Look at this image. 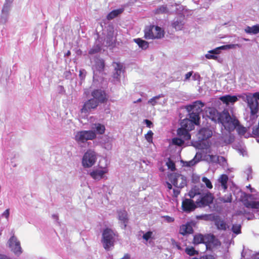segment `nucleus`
I'll return each instance as SVG.
<instances>
[{
  "instance_id": "obj_31",
  "label": "nucleus",
  "mask_w": 259,
  "mask_h": 259,
  "mask_svg": "<svg viewBox=\"0 0 259 259\" xmlns=\"http://www.w3.org/2000/svg\"><path fill=\"white\" fill-rule=\"evenodd\" d=\"M134 41L143 50H146L149 47L148 42L141 38H135Z\"/></svg>"
},
{
  "instance_id": "obj_42",
  "label": "nucleus",
  "mask_w": 259,
  "mask_h": 259,
  "mask_svg": "<svg viewBox=\"0 0 259 259\" xmlns=\"http://www.w3.org/2000/svg\"><path fill=\"white\" fill-rule=\"evenodd\" d=\"M220 165L222 166L224 168H226L227 166V162L226 159L223 156H220L219 160L218 162Z\"/></svg>"
},
{
  "instance_id": "obj_3",
  "label": "nucleus",
  "mask_w": 259,
  "mask_h": 259,
  "mask_svg": "<svg viewBox=\"0 0 259 259\" xmlns=\"http://www.w3.org/2000/svg\"><path fill=\"white\" fill-rule=\"evenodd\" d=\"M244 100L247 103L250 110L249 119L247 121L249 125H252L256 122L258 118L259 92L246 94Z\"/></svg>"
},
{
  "instance_id": "obj_48",
  "label": "nucleus",
  "mask_w": 259,
  "mask_h": 259,
  "mask_svg": "<svg viewBox=\"0 0 259 259\" xmlns=\"http://www.w3.org/2000/svg\"><path fill=\"white\" fill-rule=\"evenodd\" d=\"M152 235L153 232L152 231H148L147 232L143 234V239L147 241L149 239H150L152 237Z\"/></svg>"
},
{
  "instance_id": "obj_8",
  "label": "nucleus",
  "mask_w": 259,
  "mask_h": 259,
  "mask_svg": "<svg viewBox=\"0 0 259 259\" xmlns=\"http://www.w3.org/2000/svg\"><path fill=\"white\" fill-rule=\"evenodd\" d=\"M96 137V134L92 130L81 131L76 132L75 140L78 143H84L88 140H93Z\"/></svg>"
},
{
  "instance_id": "obj_20",
  "label": "nucleus",
  "mask_w": 259,
  "mask_h": 259,
  "mask_svg": "<svg viewBox=\"0 0 259 259\" xmlns=\"http://www.w3.org/2000/svg\"><path fill=\"white\" fill-rule=\"evenodd\" d=\"M184 24V16L180 15L173 20L171 25L176 30H180L183 28Z\"/></svg>"
},
{
  "instance_id": "obj_4",
  "label": "nucleus",
  "mask_w": 259,
  "mask_h": 259,
  "mask_svg": "<svg viewBox=\"0 0 259 259\" xmlns=\"http://www.w3.org/2000/svg\"><path fill=\"white\" fill-rule=\"evenodd\" d=\"M189 195L191 198L194 199L195 197L196 198L195 202L197 207H201L208 205L213 201V197L211 194L209 193H195L191 191L189 193Z\"/></svg>"
},
{
  "instance_id": "obj_16",
  "label": "nucleus",
  "mask_w": 259,
  "mask_h": 259,
  "mask_svg": "<svg viewBox=\"0 0 259 259\" xmlns=\"http://www.w3.org/2000/svg\"><path fill=\"white\" fill-rule=\"evenodd\" d=\"M212 135V132L208 128H202L200 129L197 134V137L199 141H204Z\"/></svg>"
},
{
  "instance_id": "obj_50",
  "label": "nucleus",
  "mask_w": 259,
  "mask_h": 259,
  "mask_svg": "<svg viewBox=\"0 0 259 259\" xmlns=\"http://www.w3.org/2000/svg\"><path fill=\"white\" fill-rule=\"evenodd\" d=\"M211 218V214H203L200 215L197 217V219H202L205 221H208L210 220Z\"/></svg>"
},
{
  "instance_id": "obj_57",
  "label": "nucleus",
  "mask_w": 259,
  "mask_h": 259,
  "mask_svg": "<svg viewBox=\"0 0 259 259\" xmlns=\"http://www.w3.org/2000/svg\"><path fill=\"white\" fill-rule=\"evenodd\" d=\"M192 71L189 72L185 74V80H188L192 75Z\"/></svg>"
},
{
  "instance_id": "obj_18",
  "label": "nucleus",
  "mask_w": 259,
  "mask_h": 259,
  "mask_svg": "<svg viewBox=\"0 0 259 259\" xmlns=\"http://www.w3.org/2000/svg\"><path fill=\"white\" fill-rule=\"evenodd\" d=\"M229 180L228 176L227 175H221L217 180V184L219 189L225 191L228 188L227 183Z\"/></svg>"
},
{
  "instance_id": "obj_40",
  "label": "nucleus",
  "mask_w": 259,
  "mask_h": 259,
  "mask_svg": "<svg viewBox=\"0 0 259 259\" xmlns=\"http://www.w3.org/2000/svg\"><path fill=\"white\" fill-rule=\"evenodd\" d=\"M166 165L168 168L173 171L176 169L175 162L171 160L170 158H168L166 162Z\"/></svg>"
},
{
  "instance_id": "obj_34",
  "label": "nucleus",
  "mask_w": 259,
  "mask_h": 259,
  "mask_svg": "<svg viewBox=\"0 0 259 259\" xmlns=\"http://www.w3.org/2000/svg\"><path fill=\"white\" fill-rule=\"evenodd\" d=\"M219 200L223 203H230L232 202V198L231 193H227L224 196L219 197Z\"/></svg>"
},
{
  "instance_id": "obj_59",
  "label": "nucleus",
  "mask_w": 259,
  "mask_h": 259,
  "mask_svg": "<svg viewBox=\"0 0 259 259\" xmlns=\"http://www.w3.org/2000/svg\"><path fill=\"white\" fill-rule=\"evenodd\" d=\"M201 259H214L213 256L211 255H206L205 256H203L201 258Z\"/></svg>"
},
{
  "instance_id": "obj_53",
  "label": "nucleus",
  "mask_w": 259,
  "mask_h": 259,
  "mask_svg": "<svg viewBox=\"0 0 259 259\" xmlns=\"http://www.w3.org/2000/svg\"><path fill=\"white\" fill-rule=\"evenodd\" d=\"M144 122L148 127L150 128L153 125L152 122L148 119H145Z\"/></svg>"
},
{
  "instance_id": "obj_6",
  "label": "nucleus",
  "mask_w": 259,
  "mask_h": 259,
  "mask_svg": "<svg viewBox=\"0 0 259 259\" xmlns=\"http://www.w3.org/2000/svg\"><path fill=\"white\" fill-rule=\"evenodd\" d=\"M97 159V154L94 150L89 149L83 155L82 165L84 168H90L93 166Z\"/></svg>"
},
{
  "instance_id": "obj_30",
  "label": "nucleus",
  "mask_w": 259,
  "mask_h": 259,
  "mask_svg": "<svg viewBox=\"0 0 259 259\" xmlns=\"http://www.w3.org/2000/svg\"><path fill=\"white\" fill-rule=\"evenodd\" d=\"M245 32L248 34H256L259 33V24H257L251 27L247 26L245 29Z\"/></svg>"
},
{
  "instance_id": "obj_26",
  "label": "nucleus",
  "mask_w": 259,
  "mask_h": 259,
  "mask_svg": "<svg viewBox=\"0 0 259 259\" xmlns=\"http://www.w3.org/2000/svg\"><path fill=\"white\" fill-rule=\"evenodd\" d=\"M193 228L189 223L182 225L180 228V233L183 235H185L188 234H191L193 233Z\"/></svg>"
},
{
  "instance_id": "obj_47",
  "label": "nucleus",
  "mask_w": 259,
  "mask_h": 259,
  "mask_svg": "<svg viewBox=\"0 0 259 259\" xmlns=\"http://www.w3.org/2000/svg\"><path fill=\"white\" fill-rule=\"evenodd\" d=\"M153 135V133L152 132V131H148L147 134L145 135V138L147 141V142H148L149 143L152 142Z\"/></svg>"
},
{
  "instance_id": "obj_24",
  "label": "nucleus",
  "mask_w": 259,
  "mask_h": 259,
  "mask_svg": "<svg viewBox=\"0 0 259 259\" xmlns=\"http://www.w3.org/2000/svg\"><path fill=\"white\" fill-rule=\"evenodd\" d=\"M202 152H198L196 153L194 158L189 161L185 162V166L191 167L195 165L202 159Z\"/></svg>"
},
{
  "instance_id": "obj_52",
  "label": "nucleus",
  "mask_w": 259,
  "mask_h": 259,
  "mask_svg": "<svg viewBox=\"0 0 259 259\" xmlns=\"http://www.w3.org/2000/svg\"><path fill=\"white\" fill-rule=\"evenodd\" d=\"M205 57L207 59H214V60H218V57L217 55H215L214 54L208 53L205 55Z\"/></svg>"
},
{
  "instance_id": "obj_61",
  "label": "nucleus",
  "mask_w": 259,
  "mask_h": 259,
  "mask_svg": "<svg viewBox=\"0 0 259 259\" xmlns=\"http://www.w3.org/2000/svg\"><path fill=\"white\" fill-rule=\"evenodd\" d=\"M166 186L167 187V188L169 189V190H170L172 189V185L170 183H169V182H166Z\"/></svg>"
},
{
  "instance_id": "obj_63",
  "label": "nucleus",
  "mask_w": 259,
  "mask_h": 259,
  "mask_svg": "<svg viewBox=\"0 0 259 259\" xmlns=\"http://www.w3.org/2000/svg\"><path fill=\"white\" fill-rule=\"evenodd\" d=\"M13 1V0H6L5 3L11 5Z\"/></svg>"
},
{
  "instance_id": "obj_2",
  "label": "nucleus",
  "mask_w": 259,
  "mask_h": 259,
  "mask_svg": "<svg viewBox=\"0 0 259 259\" xmlns=\"http://www.w3.org/2000/svg\"><path fill=\"white\" fill-rule=\"evenodd\" d=\"M246 188L249 189L251 194L242 192L234 184H232V186L230 187L234 194L236 191L240 193L244 205L246 207L252 209L254 218L259 219V193L255 189L251 188L250 185L247 186Z\"/></svg>"
},
{
  "instance_id": "obj_55",
  "label": "nucleus",
  "mask_w": 259,
  "mask_h": 259,
  "mask_svg": "<svg viewBox=\"0 0 259 259\" xmlns=\"http://www.w3.org/2000/svg\"><path fill=\"white\" fill-rule=\"evenodd\" d=\"M9 214H10L9 209H7L3 213L2 216L8 219L9 217Z\"/></svg>"
},
{
  "instance_id": "obj_9",
  "label": "nucleus",
  "mask_w": 259,
  "mask_h": 259,
  "mask_svg": "<svg viewBox=\"0 0 259 259\" xmlns=\"http://www.w3.org/2000/svg\"><path fill=\"white\" fill-rule=\"evenodd\" d=\"M168 179L174 186L177 188H183L187 183L186 178L184 176L177 174H170L168 175Z\"/></svg>"
},
{
  "instance_id": "obj_36",
  "label": "nucleus",
  "mask_w": 259,
  "mask_h": 259,
  "mask_svg": "<svg viewBox=\"0 0 259 259\" xmlns=\"http://www.w3.org/2000/svg\"><path fill=\"white\" fill-rule=\"evenodd\" d=\"M161 97H163V95L162 94L155 96L152 98L150 99L148 101V103L151 105L152 106H155L157 103H159V102H158V100Z\"/></svg>"
},
{
  "instance_id": "obj_46",
  "label": "nucleus",
  "mask_w": 259,
  "mask_h": 259,
  "mask_svg": "<svg viewBox=\"0 0 259 259\" xmlns=\"http://www.w3.org/2000/svg\"><path fill=\"white\" fill-rule=\"evenodd\" d=\"M202 181L203 182H204L206 185V186L209 188L211 189L212 188V185L211 184V182L209 179H208L206 177H203L202 179Z\"/></svg>"
},
{
  "instance_id": "obj_33",
  "label": "nucleus",
  "mask_w": 259,
  "mask_h": 259,
  "mask_svg": "<svg viewBox=\"0 0 259 259\" xmlns=\"http://www.w3.org/2000/svg\"><path fill=\"white\" fill-rule=\"evenodd\" d=\"M105 66L104 61L102 59H97L95 62V68L99 71H101L103 70Z\"/></svg>"
},
{
  "instance_id": "obj_19",
  "label": "nucleus",
  "mask_w": 259,
  "mask_h": 259,
  "mask_svg": "<svg viewBox=\"0 0 259 259\" xmlns=\"http://www.w3.org/2000/svg\"><path fill=\"white\" fill-rule=\"evenodd\" d=\"M92 96L93 99H95L96 101H98L99 104L104 102L106 100L105 92L101 90H94L92 93Z\"/></svg>"
},
{
  "instance_id": "obj_41",
  "label": "nucleus",
  "mask_w": 259,
  "mask_h": 259,
  "mask_svg": "<svg viewBox=\"0 0 259 259\" xmlns=\"http://www.w3.org/2000/svg\"><path fill=\"white\" fill-rule=\"evenodd\" d=\"M232 231L236 234H239L241 233V225L239 224H234L233 225Z\"/></svg>"
},
{
  "instance_id": "obj_43",
  "label": "nucleus",
  "mask_w": 259,
  "mask_h": 259,
  "mask_svg": "<svg viewBox=\"0 0 259 259\" xmlns=\"http://www.w3.org/2000/svg\"><path fill=\"white\" fill-rule=\"evenodd\" d=\"M101 46L99 45L94 46L89 52L90 54H94L99 52L101 50Z\"/></svg>"
},
{
  "instance_id": "obj_58",
  "label": "nucleus",
  "mask_w": 259,
  "mask_h": 259,
  "mask_svg": "<svg viewBox=\"0 0 259 259\" xmlns=\"http://www.w3.org/2000/svg\"><path fill=\"white\" fill-rule=\"evenodd\" d=\"M164 218H165L166 220L169 223L172 222L174 221V219L170 217L167 215L165 216Z\"/></svg>"
},
{
  "instance_id": "obj_5",
  "label": "nucleus",
  "mask_w": 259,
  "mask_h": 259,
  "mask_svg": "<svg viewBox=\"0 0 259 259\" xmlns=\"http://www.w3.org/2000/svg\"><path fill=\"white\" fill-rule=\"evenodd\" d=\"M164 35V30L158 26L150 25L144 29V37L147 39H160Z\"/></svg>"
},
{
  "instance_id": "obj_13",
  "label": "nucleus",
  "mask_w": 259,
  "mask_h": 259,
  "mask_svg": "<svg viewBox=\"0 0 259 259\" xmlns=\"http://www.w3.org/2000/svg\"><path fill=\"white\" fill-rule=\"evenodd\" d=\"M197 207L196 203H194V200L191 199L186 198L182 202V209L186 212L188 213L193 211Z\"/></svg>"
},
{
  "instance_id": "obj_62",
  "label": "nucleus",
  "mask_w": 259,
  "mask_h": 259,
  "mask_svg": "<svg viewBox=\"0 0 259 259\" xmlns=\"http://www.w3.org/2000/svg\"><path fill=\"white\" fill-rule=\"evenodd\" d=\"M0 259H10L8 257H7L6 256L0 254Z\"/></svg>"
},
{
  "instance_id": "obj_17",
  "label": "nucleus",
  "mask_w": 259,
  "mask_h": 259,
  "mask_svg": "<svg viewBox=\"0 0 259 259\" xmlns=\"http://www.w3.org/2000/svg\"><path fill=\"white\" fill-rule=\"evenodd\" d=\"M189 113V119H184L182 122V124L183 126H185V123L188 122H192L194 123L196 125H197L199 123V120L200 119V114L195 112H190Z\"/></svg>"
},
{
  "instance_id": "obj_28",
  "label": "nucleus",
  "mask_w": 259,
  "mask_h": 259,
  "mask_svg": "<svg viewBox=\"0 0 259 259\" xmlns=\"http://www.w3.org/2000/svg\"><path fill=\"white\" fill-rule=\"evenodd\" d=\"M179 136L182 137L184 140H189L191 139V135L186 128H180L177 131Z\"/></svg>"
},
{
  "instance_id": "obj_56",
  "label": "nucleus",
  "mask_w": 259,
  "mask_h": 259,
  "mask_svg": "<svg viewBox=\"0 0 259 259\" xmlns=\"http://www.w3.org/2000/svg\"><path fill=\"white\" fill-rule=\"evenodd\" d=\"M245 173L247 175V178L248 180L249 179V176L251 175V167H248L246 169V170L245 171Z\"/></svg>"
},
{
  "instance_id": "obj_23",
  "label": "nucleus",
  "mask_w": 259,
  "mask_h": 259,
  "mask_svg": "<svg viewBox=\"0 0 259 259\" xmlns=\"http://www.w3.org/2000/svg\"><path fill=\"white\" fill-rule=\"evenodd\" d=\"M219 99L224 103L226 105L229 104H234L237 101L238 98L236 96H231L227 95L220 97Z\"/></svg>"
},
{
  "instance_id": "obj_45",
  "label": "nucleus",
  "mask_w": 259,
  "mask_h": 259,
  "mask_svg": "<svg viewBox=\"0 0 259 259\" xmlns=\"http://www.w3.org/2000/svg\"><path fill=\"white\" fill-rule=\"evenodd\" d=\"M221 50H224L223 48H222V46L220 47H218V48H217L214 49H213L212 50H210V51H208V53L210 54H214L215 55L217 56L221 53Z\"/></svg>"
},
{
  "instance_id": "obj_11",
  "label": "nucleus",
  "mask_w": 259,
  "mask_h": 259,
  "mask_svg": "<svg viewBox=\"0 0 259 259\" xmlns=\"http://www.w3.org/2000/svg\"><path fill=\"white\" fill-rule=\"evenodd\" d=\"M98 101L92 98L86 101L81 109V116L85 117L92 109H94L98 106Z\"/></svg>"
},
{
  "instance_id": "obj_44",
  "label": "nucleus",
  "mask_w": 259,
  "mask_h": 259,
  "mask_svg": "<svg viewBox=\"0 0 259 259\" xmlns=\"http://www.w3.org/2000/svg\"><path fill=\"white\" fill-rule=\"evenodd\" d=\"M11 5L10 4L5 3L2 9L3 15H6V16L7 15L9 11H10Z\"/></svg>"
},
{
  "instance_id": "obj_1",
  "label": "nucleus",
  "mask_w": 259,
  "mask_h": 259,
  "mask_svg": "<svg viewBox=\"0 0 259 259\" xmlns=\"http://www.w3.org/2000/svg\"><path fill=\"white\" fill-rule=\"evenodd\" d=\"M208 117L221 127L222 136L220 140L225 145L233 142L234 137L231 132L235 129L240 136L246 138L249 137L248 134H246L247 128L240 125L237 119L232 118L227 111L220 113L214 108H209Z\"/></svg>"
},
{
  "instance_id": "obj_39",
  "label": "nucleus",
  "mask_w": 259,
  "mask_h": 259,
  "mask_svg": "<svg viewBox=\"0 0 259 259\" xmlns=\"http://www.w3.org/2000/svg\"><path fill=\"white\" fill-rule=\"evenodd\" d=\"M172 144L181 146L184 143V140L179 138H174L172 139Z\"/></svg>"
},
{
  "instance_id": "obj_10",
  "label": "nucleus",
  "mask_w": 259,
  "mask_h": 259,
  "mask_svg": "<svg viewBox=\"0 0 259 259\" xmlns=\"http://www.w3.org/2000/svg\"><path fill=\"white\" fill-rule=\"evenodd\" d=\"M109 170L106 166L99 167L93 169L90 172V176L96 181H100L101 179H107L106 175L108 173Z\"/></svg>"
},
{
  "instance_id": "obj_29",
  "label": "nucleus",
  "mask_w": 259,
  "mask_h": 259,
  "mask_svg": "<svg viewBox=\"0 0 259 259\" xmlns=\"http://www.w3.org/2000/svg\"><path fill=\"white\" fill-rule=\"evenodd\" d=\"M124 9L123 8H120L116 10H114L112 11L110 13L108 14L107 16V19L108 20H111L114 18L118 16L119 14L122 13Z\"/></svg>"
},
{
  "instance_id": "obj_60",
  "label": "nucleus",
  "mask_w": 259,
  "mask_h": 259,
  "mask_svg": "<svg viewBox=\"0 0 259 259\" xmlns=\"http://www.w3.org/2000/svg\"><path fill=\"white\" fill-rule=\"evenodd\" d=\"M180 192L179 190L174 189V194L176 197H177L180 194Z\"/></svg>"
},
{
  "instance_id": "obj_49",
  "label": "nucleus",
  "mask_w": 259,
  "mask_h": 259,
  "mask_svg": "<svg viewBox=\"0 0 259 259\" xmlns=\"http://www.w3.org/2000/svg\"><path fill=\"white\" fill-rule=\"evenodd\" d=\"M236 47H240V45L239 44H230V45L223 46H222V48H223V50H226V49H234Z\"/></svg>"
},
{
  "instance_id": "obj_12",
  "label": "nucleus",
  "mask_w": 259,
  "mask_h": 259,
  "mask_svg": "<svg viewBox=\"0 0 259 259\" xmlns=\"http://www.w3.org/2000/svg\"><path fill=\"white\" fill-rule=\"evenodd\" d=\"M9 247L16 255H20L22 252V248L20 246V242L17 240V238L12 236L8 241Z\"/></svg>"
},
{
  "instance_id": "obj_35",
  "label": "nucleus",
  "mask_w": 259,
  "mask_h": 259,
  "mask_svg": "<svg viewBox=\"0 0 259 259\" xmlns=\"http://www.w3.org/2000/svg\"><path fill=\"white\" fill-rule=\"evenodd\" d=\"M168 12V10L166 6L162 5L157 8L155 11V13L157 14H166Z\"/></svg>"
},
{
  "instance_id": "obj_54",
  "label": "nucleus",
  "mask_w": 259,
  "mask_h": 259,
  "mask_svg": "<svg viewBox=\"0 0 259 259\" xmlns=\"http://www.w3.org/2000/svg\"><path fill=\"white\" fill-rule=\"evenodd\" d=\"M192 76V78L194 80H198L200 78V76L199 73H195Z\"/></svg>"
},
{
  "instance_id": "obj_25",
  "label": "nucleus",
  "mask_w": 259,
  "mask_h": 259,
  "mask_svg": "<svg viewBox=\"0 0 259 259\" xmlns=\"http://www.w3.org/2000/svg\"><path fill=\"white\" fill-rule=\"evenodd\" d=\"M92 131L95 132L96 134L102 135L105 133V126L100 123H95L92 124L91 126Z\"/></svg>"
},
{
  "instance_id": "obj_51",
  "label": "nucleus",
  "mask_w": 259,
  "mask_h": 259,
  "mask_svg": "<svg viewBox=\"0 0 259 259\" xmlns=\"http://www.w3.org/2000/svg\"><path fill=\"white\" fill-rule=\"evenodd\" d=\"M86 74L87 72L84 69H80L79 76L81 80H83L85 78Z\"/></svg>"
},
{
  "instance_id": "obj_64",
  "label": "nucleus",
  "mask_w": 259,
  "mask_h": 259,
  "mask_svg": "<svg viewBox=\"0 0 259 259\" xmlns=\"http://www.w3.org/2000/svg\"><path fill=\"white\" fill-rule=\"evenodd\" d=\"M93 119H95V118L93 116H91L90 118V122H91L93 120Z\"/></svg>"
},
{
  "instance_id": "obj_7",
  "label": "nucleus",
  "mask_w": 259,
  "mask_h": 259,
  "mask_svg": "<svg viewBox=\"0 0 259 259\" xmlns=\"http://www.w3.org/2000/svg\"><path fill=\"white\" fill-rule=\"evenodd\" d=\"M102 235L104 247L105 249L109 250L114 245L116 234L113 230L107 228L104 230Z\"/></svg>"
},
{
  "instance_id": "obj_21",
  "label": "nucleus",
  "mask_w": 259,
  "mask_h": 259,
  "mask_svg": "<svg viewBox=\"0 0 259 259\" xmlns=\"http://www.w3.org/2000/svg\"><path fill=\"white\" fill-rule=\"evenodd\" d=\"M100 143L104 148L108 150H111L112 147V138L106 135L102 136Z\"/></svg>"
},
{
  "instance_id": "obj_22",
  "label": "nucleus",
  "mask_w": 259,
  "mask_h": 259,
  "mask_svg": "<svg viewBox=\"0 0 259 259\" xmlns=\"http://www.w3.org/2000/svg\"><path fill=\"white\" fill-rule=\"evenodd\" d=\"M118 217L120 223L123 225L122 228L125 229L128 222L127 212L125 210L118 211Z\"/></svg>"
},
{
  "instance_id": "obj_27",
  "label": "nucleus",
  "mask_w": 259,
  "mask_h": 259,
  "mask_svg": "<svg viewBox=\"0 0 259 259\" xmlns=\"http://www.w3.org/2000/svg\"><path fill=\"white\" fill-rule=\"evenodd\" d=\"M114 72L113 75L114 78L119 79L121 72L123 70V66L119 63H115L114 64Z\"/></svg>"
},
{
  "instance_id": "obj_37",
  "label": "nucleus",
  "mask_w": 259,
  "mask_h": 259,
  "mask_svg": "<svg viewBox=\"0 0 259 259\" xmlns=\"http://www.w3.org/2000/svg\"><path fill=\"white\" fill-rule=\"evenodd\" d=\"M220 156L213 155H208L206 160L209 162L217 163Z\"/></svg>"
},
{
  "instance_id": "obj_15",
  "label": "nucleus",
  "mask_w": 259,
  "mask_h": 259,
  "mask_svg": "<svg viewBox=\"0 0 259 259\" xmlns=\"http://www.w3.org/2000/svg\"><path fill=\"white\" fill-rule=\"evenodd\" d=\"M214 225L219 230L226 231L229 229L230 226L225 220L217 216L214 219Z\"/></svg>"
},
{
  "instance_id": "obj_32",
  "label": "nucleus",
  "mask_w": 259,
  "mask_h": 259,
  "mask_svg": "<svg viewBox=\"0 0 259 259\" xmlns=\"http://www.w3.org/2000/svg\"><path fill=\"white\" fill-rule=\"evenodd\" d=\"M205 236L201 234L194 235L193 243L194 244L205 243Z\"/></svg>"
},
{
  "instance_id": "obj_14",
  "label": "nucleus",
  "mask_w": 259,
  "mask_h": 259,
  "mask_svg": "<svg viewBox=\"0 0 259 259\" xmlns=\"http://www.w3.org/2000/svg\"><path fill=\"white\" fill-rule=\"evenodd\" d=\"M204 104L200 101H197L194 102L192 104L188 105L186 109L188 112H195L200 114L202 111V108L204 107Z\"/></svg>"
},
{
  "instance_id": "obj_38",
  "label": "nucleus",
  "mask_w": 259,
  "mask_h": 259,
  "mask_svg": "<svg viewBox=\"0 0 259 259\" xmlns=\"http://www.w3.org/2000/svg\"><path fill=\"white\" fill-rule=\"evenodd\" d=\"M185 252L188 255L190 256H193L198 254V251L195 250L193 247H187L185 249Z\"/></svg>"
}]
</instances>
